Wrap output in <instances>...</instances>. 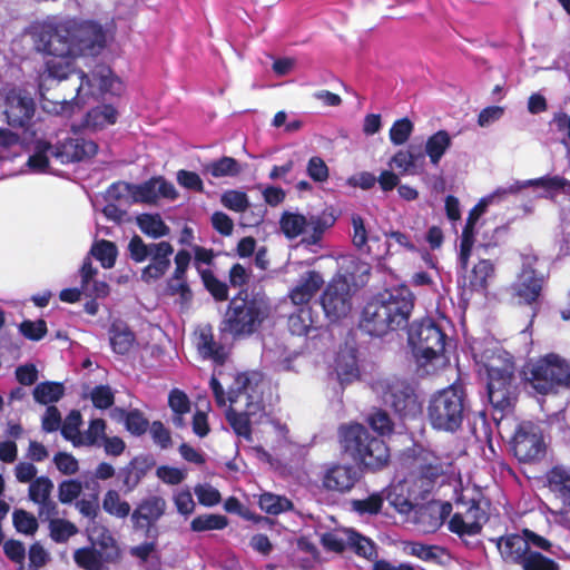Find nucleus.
Instances as JSON below:
<instances>
[{"mask_svg":"<svg viewBox=\"0 0 570 570\" xmlns=\"http://www.w3.org/2000/svg\"><path fill=\"white\" fill-rule=\"evenodd\" d=\"M175 186L163 177H154L140 185H134V202L155 204L159 198L175 199Z\"/></svg>","mask_w":570,"mask_h":570,"instance_id":"412c9836","label":"nucleus"},{"mask_svg":"<svg viewBox=\"0 0 570 570\" xmlns=\"http://www.w3.org/2000/svg\"><path fill=\"white\" fill-rule=\"evenodd\" d=\"M352 226H353L352 242H353L354 246L357 247L358 249H363L366 247L367 252L372 253L374 255V253H376V250H374L372 248V245H367V242L374 243V242H377L379 238L374 237V236L370 237L367 235V232H366V228L364 225V220L358 215L352 216Z\"/></svg>","mask_w":570,"mask_h":570,"instance_id":"de8ad7c7","label":"nucleus"},{"mask_svg":"<svg viewBox=\"0 0 570 570\" xmlns=\"http://www.w3.org/2000/svg\"><path fill=\"white\" fill-rule=\"evenodd\" d=\"M489 206L490 203L483 204V198H481L469 213V217L463 228L460 243V262L463 267L466 266L468 258H470V256H472L475 250H479L481 247H485V245L482 244L475 246L474 229L478 219Z\"/></svg>","mask_w":570,"mask_h":570,"instance_id":"b1692460","label":"nucleus"},{"mask_svg":"<svg viewBox=\"0 0 570 570\" xmlns=\"http://www.w3.org/2000/svg\"><path fill=\"white\" fill-rule=\"evenodd\" d=\"M268 304L262 297L253 299L234 298L229 303L224 320V332L234 337L254 333L268 316Z\"/></svg>","mask_w":570,"mask_h":570,"instance_id":"1a4fd4ad","label":"nucleus"},{"mask_svg":"<svg viewBox=\"0 0 570 570\" xmlns=\"http://www.w3.org/2000/svg\"><path fill=\"white\" fill-rule=\"evenodd\" d=\"M137 225L140 230L151 237L160 238L167 236L170 232L169 227L164 223L158 214H141L137 217Z\"/></svg>","mask_w":570,"mask_h":570,"instance_id":"4c0bfd02","label":"nucleus"},{"mask_svg":"<svg viewBox=\"0 0 570 570\" xmlns=\"http://www.w3.org/2000/svg\"><path fill=\"white\" fill-rule=\"evenodd\" d=\"M108 202H119L127 206L134 202V185L124 181L114 183L106 191Z\"/></svg>","mask_w":570,"mask_h":570,"instance_id":"603ef678","label":"nucleus"},{"mask_svg":"<svg viewBox=\"0 0 570 570\" xmlns=\"http://www.w3.org/2000/svg\"><path fill=\"white\" fill-rule=\"evenodd\" d=\"M130 257L136 263L149 259L141 271V279L151 283L161 278L170 267L174 247L168 242L146 244L139 236H134L128 244Z\"/></svg>","mask_w":570,"mask_h":570,"instance_id":"9d476101","label":"nucleus"},{"mask_svg":"<svg viewBox=\"0 0 570 570\" xmlns=\"http://www.w3.org/2000/svg\"><path fill=\"white\" fill-rule=\"evenodd\" d=\"M55 146L47 141H38L35 153L28 159V166L36 173H42L47 169L49 157H53Z\"/></svg>","mask_w":570,"mask_h":570,"instance_id":"37998d69","label":"nucleus"},{"mask_svg":"<svg viewBox=\"0 0 570 570\" xmlns=\"http://www.w3.org/2000/svg\"><path fill=\"white\" fill-rule=\"evenodd\" d=\"M391 240H394L399 246L407 249L409 252H416V246L410 240L409 236L401 233V232H391L386 234V240L383 244L382 248L381 246L377 247L376 253H374L375 258L379 261L386 259L390 256H392V243Z\"/></svg>","mask_w":570,"mask_h":570,"instance_id":"79ce46f5","label":"nucleus"},{"mask_svg":"<svg viewBox=\"0 0 570 570\" xmlns=\"http://www.w3.org/2000/svg\"><path fill=\"white\" fill-rule=\"evenodd\" d=\"M522 269L519 273L515 282L512 284L511 289L514 296L521 302L531 304L539 297L543 277L539 275L533 265L537 262V257L531 254L522 255Z\"/></svg>","mask_w":570,"mask_h":570,"instance_id":"f3484780","label":"nucleus"},{"mask_svg":"<svg viewBox=\"0 0 570 570\" xmlns=\"http://www.w3.org/2000/svg\"><path fill=\"white\" fill-rule=\"evenodd\" d=\"M335 216L328 212L303 215L285 210L279 218V228L287 239L302 236L307 246L318 245L325 232L335 223Z\"/></svg>","mask_w":570,"mask_h":570,"instance_id":"6e6552de","label":"nucleus"},{"mask_svg":"<svg viewBox=\"0 0 570 570\" xmlns=\"http://www.w3.org/2000/svg\"><path fill=\"white\" fill-rule=\"evenodd\" d=\"M523 570H559V567L553 560L533 551L528 553Z\"/></svg>","mask_w":570,"mask_h":570,"instance_id":"052dcab7","label":"nucleus"},{"mask_svg":"<svg viewBox=\"0 0 570 570\" xmlns=\"http://www.w3.org/2000/svg\"><path fill=\"white\" fill-rule=\"evenodd\" d=\"M338 438L344 451L370 470L382 469L389 462L390 451L384 441L362 424L341 425Z\"/></svg>","mask_w":570,"mask_h":570,"instance_id":"0eeeda50","label":"nucleus"},{"mask_svg":"<svg viewBox=\"0 0 570 570\" xmlns=\"http://www.w3.org/2000/svg\"><path fill=\"white\" fill-rule=\"evenodd\" d=\"M306 170L309 178L316 183H324L328 179V167L318 156H314L308 160Z\"/></svg>","mask_w":570,"mask_h":570,"instance_id":"69168bd1","label":"nucleus"},{"mask_svg":"<svg viewBox=\"0 0 570 570\" xmlns=\"http://www.w3.org/2000/svg\"><path fill=\"white\" fill-rule=\"evenodd\" d=\"M50 537L53 541L62 543L77 533V527L63 519H49Z\"/></svg>","mask_w":570,"mask_h":570,"instance_id":"3c124183","label":"nucleus"},{"mask_svg":"<svg viewBox=\"0 0 570 570\" xmlns=\"http://www.w3.org/2000/svg\"><path fill=\"white\" fill-rule=\"evenodd\" d=\"M88 538L91 542V548H96L101 552L106 562L115 561L118 558L117 542L108 529L95 524L88 528Z\"/></svg>","mask_w":570,"mask_h":570,"instance_id":"c756f323","label":"nucleus"},{"mask_svg":"<svg viewBox=\"0 0 570 570\" xmlns=\"http://www.w3.org/2000/svg\"><path fill=\"white\" fill-rule=\"evenodd\" d=\"M81 425V414L78 411H71L61 425L62 436L72 442L75 446H81L82 434L79 431Z\"/></svg>","mask_w":570,"mask_h":570,"instance_id":"09e8293b","label":"nucleus"},{"mask_svg":"<svg viewBox=\"0 0 570 570\" xmlns=\"http://www.w3.org/2000/svg\"><path fill=\"white\" fill-rule=\"evenodd\" d=\"M228 520L225 515L206 513L196 517L190 522V529L194 532H203L210 530H223L227 527Z\"/></svg>","mask_w":570,"mask_h":570,"instance_id":"a18cd8bd","label":"nucleus"},{"mask_svg":"<svg viewBox=\"0 0 570 570\" xmlns=\"http://www.w3.org/2000/svg\"><path fill=\"white\" fill-rule=\"evenodd\" d=\"M403 461L412 470L411 479L404 483H419L417 490H411L414 498L431 492L439 480L441 485L446 482L453 484L456 511L449 521V530L460 538L480 533L488 520L480 499L481 493L475 489L461 487L460 474L450 456L441 458L434 451L414 445L406 451Z\"/></svg>","mask_w":570,"mask_h":570,"instance_id":"f03ea898","label":"nucleus"},{"mask_svg":"<svg viewBox=\"0 0 570 570\" xmlns=\"http://www.w3.org/2000/svg\"><path fill=\"white\" fill-rule=\"evenodd\" d=\"M82 492V484L78 480H65L58 487V497L61 503H71Z\"/></svg>","mask_w":570,"mask_h":570,"instance_id":"680f3d73","label":"nucleus"},{"mask_svg":"<svg viewBox=\"0 0 570 570\" xmlns=\"http://www.w3.org/2000/svg\"><path fill=\"white\" fill-rule=\"evenodd\" d=\"M35 114V101L31 94L24 89L13 88L6 96L4 115L11 127H24Z\"/></svg>","mask_w":570,"mask_h":570,"instance_id":"a211bd4d","label":"nucleus"},{"mask_svg":"<svg viewBox=\"0 0 570 570\" xmlns=\"http://www.w3.org/2000/svg\"><path fill=\"white\" fill-rule=\"evenodd\" d=\"M452 146V138L446 130H439L431 135L424 145V155L432 166L438 167L441 159Z\"/></svg>","mask_w":570,"mask_h":570,"instance_id":"2f4dec72","label":"nucleus"},{"mask_svg":"<svg viewBox=\"0 0 570 570\" xmlns=\"http://www.w3.org/2000/svg\"><path fill=\"white\" fill-rule=\"evenodd\" d=\"M106 423L101 419L91 420L88 430L82 434L81 445H97L106 438Z\"/></svg>","mask_w":570,"mask_h":570,"instance_id":"6e6d98bb","label":"nucleus"},{"mask_svg":"<svg viewBox=\"0 0 570 570\" xmlns=\"http://www.w3.org/2000/svg\"><path fill=\"white\" fill-rule=\"evenodd\" d=\"M203 171L214 178L234 177L242 171V167L235 158L224 156L217 160L205 164Z\"/></svg>","mask_w":570,"mask_h":570,"instance_id":"c9c22d12","label":"nucleus"},{"mask_svg":"<svg viewBox=\"0 0 570 570\" xmlns=\"http://www.w3.org/2000/svg\"><path fill=\"white\" fill-rule=\"evenodd\" d=\"M409 343L422 375L438 374L450 364L448 335L434 321L426 318L413 323L409 330Z\"/></svg>","mask_w":570,"mask_h":570,"instance_id":"39448f33","label":"nucleus"},{"mask_svg":"<svg viewBox=\"0 0 570 570\" xmlns=\"http://www.w3.org/2000/svg\"><path fill=\"white\" fill-rule=\"evenodd\" d=\"M414 307V295L406 286L384 291L363 308L361 328L371 336L405 328Z\"/></svg>","mask_w":570,"mask_h":570,"instance_id":"20e7f679","label":"nucleus"},{"mask_svg":"<svg viewBox=\"0 0 570 570\" xmlns=\"http://www.w3.org/2000/svg\"><path fill=\"white\" fill-rule=\"evenodd\" d=\"M62 395L63 386L53 382L40 383L33 390L35 400L41 404L58 402Z\"/></svg>","mask_w":570,"mask_h":570,"instance_id":"49530a36","label":"nucleus"},{"mask_svg":"<svg viewBox=\"0 0 570 570\" xmlns=\"http://www.w3.org/2000/svg\"><path fill=\"white\" fill-rule=\"evenodd\" d=\"M470 410L465 390L452 384L433 393L428 403V420L434 430L454 433L461 426Z\"/></svg>","mask_w":570,"mask_h":570,"instance_id":"423d86ee","label":"nucleus"},{"mask_svg":"<svg viewBox=\"0 0 570 570\" xmlns=\"http://www.w3.org/2000/svg\"><path fill=\"white\" fill-rule=\"evenodd\" d=\"M53 463L58 471L65 475L76 474L79 470V463L77 459L67 452H58L53 456Z\"/></svg>","mask_w":570,"mask_h":570,"instance_id":"0e129e2a","label":"nucleus"},{"mask_svg":"<svg viewBox=\"0 0 570 570\" xmlns=\"http://www.w3.org/2000/svg\"><path fill=\"white\" fill-rule=\"evenodd\" d=\"M360 478V472L352 465H334L323 476V485L330 491H350Z\"/></svg>","mask_w":570,"mask_h":570,"instance_id":"a878e982","label":"nucleus"},{"mask_svg":"<svg viewBox=\"0 0 570 570\" xmlns=\"http://www.w3.org/2000/svg\"><path fill=\"white\" fill-rule=\"evenodd\" d=\"M94 405L98 409H108L114 404V393L107 385L96 386L90 394Z\"/></svg>","mask_w":570,"mask_h":570,"instance_id":"774afa93","label":"nucleus"},{"mask_svg":"<svg viewBox=\"0 0 570 570\" xmlns=\"http://www.w3.org/2000/svg\"><path fill=\"white\" fill-rule=\"evenodd\" d=\"M382 503V497L377 493H374L363 500H353L351 505L352 509L358 514H375L380 511Z\"/></svg>","mask_w":570,"mask_h":570,"instance_id":"bf43d9fd","label":"nucleus"},{"mask_svg":"<svg viewBox=\"0 0 570 570\" xmlns=\"http://www.w3.org/2000/svg\"><path fill=\"white\" fill-rule=\"evenodd\" d=\"M373 391L384 404L401 415H409L417 407L414 390L405 380L396 376L380 379L374 382Z\"/></svg>","mask_w":570,"mask_h":570,"instance_id":"2eb2a0df","label":"nucleus"},{"mask_svg":"<svg viewBox=\"0 0 570 570\" xmlns=\"http://www.w3.org/2000/svg\"><path fill=\"white\" fill-rule=\"evenodd\" d=\"M321 303L331 321L345 317L352 307L348 281L342 276L334 278L323 293Z\"/></svg>","mask_w":570,"mask_h":570,"instance_id":"dca6fc26","label":"nucleus"},{"mask_svg":"<svg viewBox=\"0 0 570 570\" xmlns=\"http://www.w3.org/2000/svg\"><path fill=\"white\" fill-rule=\"evenodd\" d=\"M38 51L52 56L46 61L48 78L58 80L61 90L72 88L75 97L51 100L45 95V81L39 85L41 108L53 115L69 116L75 107L85 104L89 96L99 94L119 95L121 82L106 66L98 67L91 76L72 67V60L82 56H96L106 46L108 32L92 20L48 17L31 28Z\"/></svg>","mask_w":570,"mask_h":570,"instance_id":"f257e3e1","label":"nucleus"},{"mask_svg":"<svg viewBox=\"0 0 570 570\" xmlns=\"http://www.w3.org/2000/svg\"><path fill=\"white\" fill-rule=\"evenodd\" d=\"M118 111L111 105H102L89 110L83 127L91 130L102 129L117 121Z\"/></svg>","mask_w":570,"mask_h":570,"instance_id":"72a5a7b5","label":"nucleus"},{"mask_svg":"<svg viewBox=\"0 0 570 570\" xmlns=\"http://www.w3.org/2000/svg\"><path fill=\"white\" fill-rule=\"evenodd\" d=\"M331 375H335L342 386L358 379L360 371L354 350L344 348L337 353Z\"/></svg>","mask_w":570,"mask_h":570,"instance_id":"c85d7f7f","label":"nucleus"},{"mask_svg":"<svg viewBox=\"0 0 570 570\" xmlns=\"http://www.w3.org/2000/svg\"><path fill=\"white\" fill-rule=\"evenodd\" d=\"M53 487V482L45 475L36 478L29 485V499L38 505V515L42 521L58 513L57 503L51 498Z\"/></svg>","mask_w":570,"mask_h":570,"instance_id":"6ab92c4d","label":"nucleus"},{"mask_svg":"<svg viewBox=\"0 0 570 570\" xmlns=\"http://www.w3.org/2000/svg\"><path fill=\"white\" fill-rule=\"evenodd\" d=\"M423 158L421 154L411 150L396 151L389 161L391 169H397L401 175H415L419 173L417 161Z\"/></svg>","mask_w":570,"mask_h":570,"instance_id":"e433bc0d","label":"nucleus"},{"mask_svg":"<svg viewBox=\"0 0 570 570\" xmlns=\"http://www.w3.org/2000/svg\"><path fill=\"white\" fill-rule=\"evenodd\" d=\"M220 202L224 207L237 213L245 212L249 206L247 195L238 190L225 191L222 195Z\"/></svg>","mask_w":570,"mask_h":570,"instance_id":"5fc2aeb1","label":"nucleus"},{"mask_svg":"<svg viewBox=\"0 0 570 570\" xmlns=\"http://www.w3.org/2000/svg\"><path fill=\"white\" fill-rule=\"evenodd\" d=\"M459 264L465 271L463 286L472 292L485 291L495 274L494 264L490 259L480 258L471 269L468 268V265L463 267L460 261Z\"/></svg>","mask_w":570,"mask_h":570,"instance_id":"393cba45","label":"nucleus"},{"mask_svg":"<svg viewBox=\"0 0 570 570\" xmlns=\"http://www.w3.org/2000/svg\"><path fill=\"white\" fill-rule=\"evenodd\" d=\"M324 284V279L318 272L308 271L304 273L296 286L291 291L289 297L295 305L307 306L311 298Z\"/></svg>","mask_w":570,"mask_h":570,"instance_id":"cd10ccee","label":"nucleus"},{"mask_svg":"<svg viewBox=\"0 0 570 570\" xmlns=\"http://www.w3.org/2000/svg\"><path fill=\"white\" fill-rule=\"evenodd\" d=\"M314 325L315 321L309 306H299L297 312L289 315L288 328L294 335H306Z\"/></svg>","mask_w":570,"mask_h":570,"instance_id":"58836bf2","label":"nucleus"},{"mask_svg":"<svg viewBox=\"0 0 570 570\" xmlns=\"http://www.w3.org/2000/svg\"><path fill=\"white\" fill-rule=\"evenodd\" d=\"M166 502L160 497H150L144 500L131 513L132 525L136 530L149 533L150 528L165 513Z\"/></svg>","mask_w":570,"mask_h":570,"instance_id":"4be33fe9","label":"nucleus"},{"mask_svg":"<svg viewBox=\"0 0 570 570\" xmlns=\"http://www.w3.org/2000/svg\"><path fill=\"white\" fill-rule=\"evenodd\" d=\"M263 375L259 372L237 374L227 394L216 377L210 380V389L218 406H226V419L234 432L252 441L250 417L262 410Z\"/></svg>","mask_w":570,"mask_h":570,"instance_id":"7ed1b4c3","label":"nucleus"},{"mask_svg":"<svg viewBox=\"0 0 570 570\" xmlns=\"http://www.w3.org/2000/svg\"><path fill=\"white\" fill-rule=\"evenodd\" d=\"M321 542L327 550L342 552L350 548L353 540V530L348 528H335L331 531L320 533Z\"/></svg>","mask_w":570,"mask_h":570,"instance_id":"f704fd0d","label":"nucleus"},{"mask_svg":"<svg viewBox=\"0 0 570 570\" xmlns=\"http://www.w3.org/2000/svg\"><path fill=\"white\" fill-rule=\"evenodd\" d=\"M13 524L17 531L24 534H33L38 529V521L35 515L24 510L13 512Z\"/></svg>","mask_w":570,"mask_h":570,"instance_id":"4d7b16f0","label":"nucleus"},{"mask_svg":"<svg viewBox=\"0 0 570 570\" xmlns=\"http://www.w3.org/2000/svg\"><path fill=\"white\" fill-rule=\"evenodd\" d=\"M497 362L499 360L493 358L487 364L488 394L493 407L504 412L512 406L514 400L512 386L514 366L508 357L501 362V365Z\"/></svg>","mask_w":570,"mask_h":570,"instance_id":"ddd939ff","label":"nucleus"},{"mask_svg":"<svg viewBox=\"0 0 570 570\" xmlns=\"http://www.w3.org/2000/svg\"><path fill=\"white\" fill-rule=\"evenodd\" d=\"M569 382L570 366L557 354H548L531 364L529 383L540 394L551 393Z\"/></svg>","mask_w":570,"mask_h":570,"instance_id":"f8f14e48","label":"nucleus"},{"mask_svg":"<svg viewBox=\"0 0 570 570\" xmlns=\"http://www.w3.org/2000/svg\"><path fill=\"white\" fill-rule=\"evenodd\" d=\"M259 508L268 514H281L293 509V502L284 495L264 492L258 499Z\"/></svg>","mask_w":570,"mask_h":570,"instance_id":"ea45409f","label":"nucleus"},{"mask_svg":"<svg viewBox=\"0 0 570 570\" xmlns=\"http://www.w3.org/2000/svg\"><path fill=\"white\" fill-rule=\"evenodd\" d=\"M98 146L83 137H73L55 146L53 158L61 164L81 161L96 155Z\"/></svg>","mask_w":570,"mask_h":570,"instance_id":"aec40b11","label":"nucleus"},{"mask_svg":"<svg viewBox=\"0 0 570 570\" xmlns=\"http://www.w3.org/2000/svg\"><path fill=\"white\" fill-rule=\"evenodd\" d=\"M104 510L119 519L127 518L130 513V505L127 501L121 500L120 494L116 490L106 492L102 500Z\"/></svg>","mask_w":570,"mask_h":570,"instance_id":"c03bdc74","label":"nucleus"},{"mask_svg":"<svg viewBox=\"0 0 570 570\" xmlns=\"http://www.w3.org/2000/svg\"><path fill=\"white\" fill-rule=\"evenodd\" d=\"M353 540H351L350 549H352L356 554L364 557L365 559L371 560L376 556L375 544L372 540L366 537L361 535L360 533L353 530Z\"/></svg>","mask_w":570,"mask_h":570,"instance_id":"13d9d810","label":"nucleus"},{"mask_svg":"<svg viewBox=\"0 0 570 570\" xmlns=\"http://www.w3.org/2000/svg\"><path fill=\"white\" fill-rule=\"evenodd\" d=\"M538 188L542 191L539 197L556 200L561 194L570 195V181L561 176H543L534 179L513 180L504 186L498 187L493 193L483 197V204H498L509 196L519 194L524 188Z\"/></svg>","mask_w":570,"mask_h":570,"instance_id":"9b49d317","label":"nucleus"},{"mask_svg":"<svg viewBox=\"0 0 570 570\" xmlns=\"http://www.w3.org/2000/svg\"><path fill=\"white\" fill-rule=\"evenodd\" d=\"M91 255L98 259L104 268H111L117 257V248L109 240L97 242L91 248Z\"/></svg>","mask_w":570,"mask_h":570,"instance_id":"8fccbe9b","label":"nucleus"},{"mask_svg":"<svg viewBox=\"0 0 570 570\" xmlns=\"http://www.w3.org/2000/svg\"><path fill=\"white\" fill-rule=\"evenodd\" d=\"M550 491L562 505L570 509V468L558 465L547 475Z\"/></svg>","mask_w":570,"mask_h":570,"instance_id":"7c9ffc66","label":"nucleus"},{"mask_svg":"<svg viewBox=\"0 0 570 570\" xmlns=\"http://www.w3.org/2000/svg\"><path fill=\"white\" fill-rule=\"evenodd\" d=\"M202 277L206 288L218 301H224L228 297V288L225 283L219 282L209 271H202Z\"/></svg>","mask_w":570,"mask_h":570,"instance_id":"e2e57ef3","label":"nucleus"},{"mask_svg":"<svg viewBox=\"0 0 570 570\" xmlns=\"http://www.w3.org/2000/svg\"><path fill=\"white\" fill-rule=\"evenodd\" d=\"M414 129L413 122L409 118L396 120L390 129V140L395 146H401L407 141Z\"/></svg>","mask_w":570,"mask_h":570,"instance_id":"864d4df0","label":"nucleus"},{"mask_svg":"<svg viewBox=\"0 0 570 570\" xmlns=\"http://www.w3.org/2000/svg\"><path fill=\"white\" fill-rule=\"evenodd\" d=\"M194 343L198 354L204 360H212L217 364L224 363L226 358L225 348L214 340L213 327L210 325H203L196 330Z\"/></svg>","mask_w":570,"mask_h":570,"instance_id":"bb28decb","label":"nucleus"},{"mask_svg":"<svg viewBox=\"0 0 570 570\" xmlns=\"http://www.w3.org/2000/svg\"><path fill=\"white\" fill-rule=\"evenodd\" d=\"M76 564L85 570H100L105 557L96 548L86 547L77 549L73 553Z\"/></svg>","mask_w":570,"mask_h":570,"instance_id":"a19ab883","label":"nucleus"},{"mask_svg":"<svg viewBox=\"0 0 570 570\" xmlns=\"http://www.w3.org/2000/svg\"><path fill=\"white\" fill-rule=\"evenodd\" d=\"M371 428L381 435L389 434L392 431V421L387 413L382 410H375L368 416Z\"/></svg>","mask_w":570,"mask_h":570,"instance_id":"338daca9","label":"nucleus"},{"mask_svg":"<svg viewBox=\"0 0 570 570\" xmlns=\"http://www.w3.org/2000/svg\"><path fill=\"white\" fill-rule=\"evenodd\" d=\"M495 543L501 558L505 562L521 564L523 567L528 553L532 552L529 549V541L525 535L507 534L497 539H491Z\"/></svg>","mask_w":570,"mask_h":570,"instance_id":"5701e85b","label":"nucleus"},{"mask_svg":"<svg viewBox=\"0 0 570 570\" xmlns=\"http://www.w3.org/2000/svg\"><path fill=\"white\" fill-rule=\"evenodd\" d=\"M135 340V334L125 322L116 320L111 323L109 341L115 353L119 355L127 354L131 350Z\"/></svg>","mask_w":570,"mask_h":570,"instance_id":"473e14b6","label":"nucleus"},{"mask_svg":"<svg viewBox=\"0 0 570 570\" xmlns=\"http://www.w3.org/2000/svg\"><path fill=\"white\" fill-rule=\"evenodd\" d=\"M514 456L523 463L541 461L547 451V443L541 426L531 421L520 422L510 441Z\"/></svg>","mask_w":570,"mask_h":570,"instance_id":"4468645a","label":"nucleus"}]
</instances>
